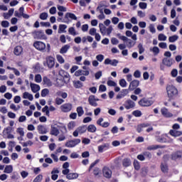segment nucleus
Returning a JSON list of instances; mask_svg holds the SVG:
<instances>
[{
    "instance_id": "a18cd8bd",
    "label": "nucleus",
    "mask_w": 182,
    "mask_h": 182,
    "mask_svg": "<svg viewBox=\"0 0 182 182\" xmlns=\"http://www.w3.org/2000/svg\"><path fill=\"white\" fill-rule=\"evenodd\" d=\"M75 127H76V123H75V122H70L68 124V130H73Z\"/></svg>"
},
{
    "instance_id": "c03bdc74",
    "label": "nucleus",
    "mask_w": 182,
    "mask_h": 182,
    "mask_svg": "<svg viewBox=\"0 0 182 182\" xmlns=\"http://www.w3.org/2000/svg\"><path fill=\"white\" fill-rule=\"evenodd\" d=\"M48 13L46 12H43V13H41L40 14V19H41L42 21H46V19H48Z\"/></svg>"
},
{
    "instance_id": "0e129e2a",
    "label": "nucleus",
    "mask_w": 182,
    "mask_h": 182,
    "mask_svg": "<svg viewBox=\"0 0 182 182\" xmlns=\"http://www.w3.org/2000/svg\"><path fill=\"white\" fill-rule=\"evenodd\" d=\"M57 95L58 96H61L63 99H66V97H68V93L66 92H58Z\"/></svg>"
},
{
    "instance_id": "b1692460",
    "label": "nucleus",
    "mask_w": 182,
    "mask_h": 182,
    "mask_svg": "<svg viewBox=\"0 0 182 182\" xmlns=\"http://www.w3.org/2000/svg\"><path fill=\"white\" fill-rule=\"evenodd\" d=\"M22 52H23V48L21 46H17L16 48H14V53L16 56H19V55H21Z\"/></svg>"
},
{
    "instance_id": "3c124183",
    "label": "nucleus",
    "mask_w": 182,
    "mask_h": 182,
    "mask_svg": "<svg viewBox=\"0 0 182 182\" xmlns=\"http://www.w3.org/2000/svg\"><path fill=\"white\" fill-rule=\"evenodd\" d=\"M119 85L121 87H126L127 86V82H126V80L124 79H121L119 80Z\"/></svg>"
},
{
    "instance_id": "69168bd1",
    "label": "nucleus",
    "mask_w": 182,
    "mask_h": 182,
    "mask_svg": "<svg viewBox=\"0 0 182 182\" xmlns=\"http://www.w3.org/2000/svg\"><path fill=\"white\" fill-rule=\"evenodd\" d=\"M117 36L119 39H120L121 41H123L124 42H125L126 41H127V37L124 36H122V34L120 33H117Z\"/></svg>"
},
{
    "instance_id": "79ce46f5",
    "label": "nucleus",
    "mask_w": 182,
    "mask_h": 182,
    "mask_svg": "<svg viewBox=\"0 0 182 182\" xmlns=\"http://www.w3.org/2000/svg\"><path fill=\"white\" fill-rule=\"evenodd\" d=\"M68 32L70 35H72L73 36H76V35H77V33L76 32V30H75L74 27H70Z\"/></svg>"
},
{
    "instance_id": "13d9d810",
    "label": "nucleus",
    "mask_w": 182,
    "mask_h": 182,
    "mask_svg": "<svg viewBox=\"0 0 182 182\" xmlns=\"http://www.w3.org/2000/svg\"><path fill=\"white\" fill-rule=\"evenodd\" d=\"M149 29L151 33H156V27H154V24H150Z\"/></svg>"
},
{
    "instance_id": "4d7b16f0",
    "label": "nucleus",
    "mask_w": 182,
    "mask_h": 182,
    "mask_svg": "<svg viewBox=\"0 0 182 182\" xmlns=\"http://www.w3.org/2000/svg\"><path fill=\"white\" fill-rule=\"evenodd\" d=\"M97 30L95 28H92L89 31V33L90 35H91V36H95V35L97 33Z\"/></svg>"
},
{
    "instance_id": "a19ab883",
    "label": "nucleus",
    "mask_w": 182,
    "mask_h": 182,
    "mask_svg": "<svg viewBox=\"0 0 182 182\" xmlns=\"http://www.w3.org/2000/svg\"><path fill=\"white\" fill-rule=\"evenodd\" d=\"M132 114L135 117H141V116L143 115V113H141V111L136 109L132 112Z\"/></svg>"
},
{
    "instance_id": "7ed1b4c3",
    "label": "nucleus",
    "mask_w": 182,
    "mask_h": 182,
    "mask_svg": "<svg viewBox=\"0 0 182 182\" xmlns=\"http://www.w3.org/2000/svg\"><path fill=\"white\" fill-rule=\"evenodd\" d=\"M43 65L48 69H52L55 66V58L52 56L46 57V61L43 62Z\"/></svg>"
},
{
    "instance_id": "f03ea898",
    "label": "nucleus",
    "mask_w": 182,
    "mask_h": 182,
    "mask_svg": "<svg viewBox=\"0 0 182 182\" xmlns=\"http://www.w3.org/2000/svg\"><path fill=\"white\" fill-rule=\"evenodd\" d=\"M166 92L170 99H173V97H176V96L178 95V90L173 85H168L166 87Z\"/></svg>"
},
{
    "instance_id": "f257e3e1",
    "label": "nucleus",
    "mask_w": 182,
    "mask_h": 182,
    "mask_svg": "<svg viewBox=\"0 0 182 182\" xmlns=\"http://www.w3.org/2000/svg\"><path fill=\"white\" fill-rule=\"evenodd\" d=\"M164 56H165V58L162 60L163 65H164V66H167V68H171L175 62L174 59L171 58V52L166 51L164 53Z\"/></svg>"
},
{
    "instance_id": "774afa93",
    "label": "nucleus",
    "mask_w": 182,
    "mask_h": 182,
    "mask_svg": "<svg viewBox=\"0 0 182 182\" xmlns=\"http://www.w3.org/2000/svg\"><path fill=\"white\" fill-rule=\"evenodd\" d=\"M102 71L97 72L95 73V79L97 80H99V79H100V77H102Z\"/></svg>"
},
{
    "instance_id": "f3484780",
    "label": "nucleus",
    "mask_w": 182,
    "mask_h": 182,
    "mask_svg": "<svg viewBox=\"0 0 182 182\" xmlns=\"http://www.w3.org/2000/svg\"><path fill=\"white\" fill-rule=\"evenodd\" d=\"M88 102L90 105V106H93V107H97V102H96L95 95H90L88 97Z\"/></svg>"
},
{
    "instance_id": "bf43d9fd",
    "label": "nucleus",
    "mask_w": 182,
    "mask_h": 182,
    "mask_svg": "<svg viewBox=\"0 0 182 182\" xmlns=\"http://www.w3.org/2000/svg\"><path fill=\"white\" fill-rule=\"evenodd\" d=\"M107 85L108 86H112V87H116L117 86V83H116L114 81L112 80H109L107 82Z\"/></svg>"
},
{
    "instance_id": "864d4df0",
    "label": "nucleus",
    "mask_w": 182,
    "mask_h": 182,
    "mask_svg": "<svg viewBox=\"0 0 182 182\" xmlns=\"http://www.w3.org/2000/svg\"><path fill=\"white\" fill-rule=\"evenodd\" d=\"M134 167L135 170H140V163L137 160L134 161Z\"/></svg>"
},
{
    "instance_id": "c756f323",
    "label": "nucleus",
    "mask_w": 182,
    "mask_h": 182,
    "mask_svg": "<svg viewBox=\"0 0 182 182\" xmlns=\"http://www.w3.org/2000/svg\"><path fill=\"white\" fill-rule=\"evenodd\" d=\"M87 130L90 133H96V130H97V128L96 127V126H95V124H90L87 127Z\"/></svg>"
},
{
    "instance_id": "6e6552de",
    "label": "nucleus",
    "mask_w": 182,
    "mask_h": 182,
    "mask_svg": "<svg viewBox=\"0 0 182 182\" xmlns=\"http://www.w3.org/2000/svg\"><path fill=\"white\" fill-rule=\"evenodd\" d=\"M33 46L36 48V49L41 51L45 50V49H46V45L42 41H36L33 43Z\"/></svg>"
},
{
    "instance_id": "2f4dec72",
    "label": "nucleus",
    "mask_w": 182,
    "mask_h": 182,
    "mask_svg": "<svg viewBox=\"0 0 182 182\" xmlns=\"http://www.w3.org/2000/svg\"><path fill=\"white\" fill-rule=\"evenodd\" d=\"M23 99H28V100H33V95L28 92H25L23 94Z\"/></svg>"
},
{
    "instance_id": "423d86ee",
    "label": "nucleus",
    "mask_w": 182,
    "mask_h": 182,
    "mask_svg": "<svg viewBox=\"0 0 182 182\" xmlns=\"http://www.w3.org/2000/svg\"><path fill=\"white\" fill-rule=\"evenodd\" d=\"M80 139H75L70 141H68L65 143V147L73 148L77 144H80Z\"/></svg>"
},
{
    "instance_id": "ddd939ff",
    "label": "nucleus",
    "mask_w": 182,
    "mask_h": 182,
    "mask_svg": "<svg viewBox=\"0 0 182 182\" xmlns=\"http://www.w3.org/2000/svg\"><path fill=\"white\" fill-rule=\"evenodd\" d=\"M139 85H140V82L137 80H134L129 84V90H130V92L134 90V89H136V87H137Z\"/></svg>"
},
{
    "instance_id": "5701e85b",
    "label": "nucleus",
    "mask_w": 182,
    "mask_h": 182,
    "mask_svg": "<svg viewBox=\"0 0 182 182\" xmlns=\"http://www.w3.org/2000/svg\"><path fill=\"white\" fill-rule=\"evenodd\" d=\"M30 86H31V90H32V92H33V93H36V92H39V90H41V86H39V85H38V84L31 83Z\"/></svg>"
},
{
    "instance_id": "1a4fd4ad",
    "label": "nucleus",
    "mask_w": 182,
    "mask_h": 182,
    "mask_svg": "<svg viewBox=\"0 0 182 182\" xmlns=\"http://www.w3.org/2000/svg\"><path fill=\"white\" fill-rule=\"evenodd\" d=\"M32 36L34 39H45V33L43 31H33Z\"/></svg>"
},
{
    "instance_id": "a211bd4d",
    "label": "nucleus",
    "mask_w": 182,
    "mask_h": 182,
    "mask_svg": "<svg viewBox=\"0 0 182 182\" xmlns=\"http://www.w3.org/2000/svg\"><path fill=\"white\" fill-rule=\"evenodd\" d=\"M169 134L172 136L173 137H180V136L182 135L181 131H177L176 129H171L169 131Z\"/></svg>"
},
{
    "instance_id": "c85d7f7f",
    "label": "nucleus",
    "mask_w": 182,
    "mask_h": 182,
    "mask_svg": "<svg viewBox=\"0 0 182 182\" xmlns=\"http://www.w3.org/2000/svg\"><path fill=\"white\" fill-rule=\"evenodd\" d=\"M99 28L100 33H102V35H103V36H105V35H106V31L107 28H106V26H105V24L102 23H99Z\"/></svg>"
},
{
    "instance_id": "338daca9",
    "label": "nucleus",
    "mask_w": 182,
    "mask_h": 182,
    "mask_svg": "<svg viewBox=\"0 0 182 182\" xmlns=\"http://www.w3.org/2000/svg\"><path fill=\"white\" fill-rule=\"evenodd\" d=\"M107 90V88L106 87V85H100L99 87V92H106Z\"/></svg>"
},
{
    "instance_id": "58836bf2",
    "label": "nucleus",
    "mask_w": 182,
    "mask_h": 182,
    "mask_svg": "<svg viewBox=\"0 0 182 182\" xmlns=\"http://www.w3.org/2000/svg\"><path fill=\"white\" fill-rule=\"evenodd\" d=\"M176 41H178V36L177 35H173L168 37V42H170V43H174V42H176Z\"/></svg>"
},
{
    "instance_id": "72a5a7b5",
    "label": "nucleus",
    "mask_w": 182,
    "mask_h": 182,
    "mask_svg": "<svg viewBox=\"0 0 182 182\" xmlns=\"http://www.w3.org/2000/svg\"><path fill=\"white\" fill-rule=\"evenodd\" d=\"M77 177H79V175L76 173H70L67 175V178L68 180H73L77 178Z\"/></svg>"
},
{
    "instance_id": "0eeeda50",
    "label": "nucleus",
    "mask_w": 182,
    "mask_h": 182,
    "mask_svg": "<svg viewBox=\"0 0 182 182\" xmlns=\"http://www.w3.org/2000/svg\"><path fill=\"white\" fill-rule=\"evenodd\" d=\"M69 18L70 19H73V21H77V17L73 13H66L65 15V19L62 21L64 23H69Z\"/></svg>"
},
{
    "instance_id": "e2e57ef3",
    "label": "nucleus",
    "mask_w": 182,
    "mask_h": 182,
    "mask_svg": "<svg viewBox=\"0 0 182 182\" xmlns=\"http://www.w3.org/2000/svg\"><path fill=\"white\" fill-rule=\"evenodd\" d=\"M2 28H9V22L8 21H3L1 23Z\"/></svg>"
},
{
    "instance_id": "cd10ccee",
    "label": "nucleus",
    "mask_w": 182,
    "mask_h": 182,
    "mask_svg": "<svg viewBox=\"0 0 182 182\" xmlns=\"http://www.w3.org/2000/svg\"><path fill=\"white\" fill-rule=\"evenodd\" d=\"M64 85H65V81L63 80V79H59V78L56 79L55 85L57 87H62V86H63Z\"/></svg>"
},
{
    "instance_id": "9d476101",
    "label": "nucleus",
    "mask_w": 182,
    "mask_h": 182,
    "mask_svg": "<svg viewBox=\"0 0 182 182\" xmlns=\"http://www.w3.org/2000/svg\"><path fill=\"white\" fill-rule=\"evenodd\" d=\"M124 106L127 110H130V109L136 107V103L132 100H128L125 102Z\"/></svg>"
},
{
    "instance_id": "4c0bfd02",
    "label": "nucleus",
    "mask_w": 182,
    "mask_h": 182,
    "mask_svg": "<svg viewBox=\"0 0 182 182\" xmlns=\"http://www.w3.org/2000/svg\"><path fill=\"white\" fill-rule=\"evenodd\" d=\"M73 85L75 89H80V87H83V83L80 80L74 81Z\"/></svg>"
},
{
    "instance_id": "4468645a",
    "label": "nucleus",
    "mask_w": 182,
    "mask_h": 182,
    "mask_svg": "<svg viewBox=\"0 0 182 182\" xmlns=\"http://www.w3.org/2000/svg\"><path fill=\"white\" fill-rule=\"evenodd\" d=\"M130 90L128 89H124L122 90L117 95V99H123V97H125V96H127L128 93H129Z\"/></svg>"
},
{
    "instance_id": "37998d69",
    "label": "nucleus",
    "mask_w": 182,
    "mask_h": 182,
    "mask_svg": "<svg viewBox=\"0 0 182 182\" xmlns=\"http://www.w3.org/2000/svg\"><path fill=\"white\" fill-rule=\"evenodd\" d=\"M158 41H167V37L163 33H159L158 36Z\"/></svg>"
},
{
    "instance_id": "aec40b11",
    "label": "nucleus",
    "mask_w": 182,
    "mask_h": 182,
    "mask_svg": "<svg viewBox=\"0 0 182 182\" xmlns=\"http://www.w3.org/2000/svg\"><path fill=\"white\" fill-rule=\"evenodd\" d=\"M182 157V152L181 151H176L171 154V159L173 160H180Z\"/></svg>"
},
{
    "instance_id": "dca6fc26",
    "label": "nucleus",
    "mask_w": 182,
    "mask_h": 182,
    "mask_svg": "<svg viewBox=\"0 0 182 182\" xmlns=\"http://www.w3.org/2000/svg\"><path fill=\"white\" fill-rule=\"evenodd\" d=\"M37 130L39 134H46L48 133V129L45 125H38Z\"/></svg>"
},
{
    "instance_id": "5fc2aeb1",
    "label": "nucleus",
    "mask_w": 182,
    "mask_h": 182,
    "mask_svg": "<svg viewBox=\"0 0 182 182\" xmlns=\"http://www.w3.org/2000/svg\"><path fill=\"white\" fill-rule=\"evenodd\" d=\"M17 133H18V134H20V136L21 137H23L25 136V132H23V128H18L16 130Z\"/></svg>"
},
{
    "instance_id": "412c9836",
    "label": "nucleus",
    "mask_w": 182,
    "mask_h": 182,
    "mask_svg": "<svg viewBox=\"0 0 182 182\" xmlns=\"http://www.w3.org/2000/svg\"><path fill=\"white\" fill-rule=\"evenodd\" d=\"M70 49V45H65L60 49V53H61V55H65V53H68V50H69Z\"/></svg>"
},
{
    "instance_id": "680f3d73",
    "label": "nucleus",
    "mask_w": 182,
    "mask_h": 182,
    "mask_svg": "<svg viewBox=\"0 0 182 182\" xmlns=\"http://www.w3.org/2000/svg\"><path fill=\"white\" fill-rule=\"evenodd\" d=\"M134 77H136V79H139V77H141V73L139 70H136L134 73Z\"/></svg>"
},
{
    "instance_id": "8fccbe9b",
    "label": "nucleus",
    "mask_w": 182,
    "mask_h": 182,
    "mask_svg": "<svg viewBox=\"0 0 182 182\" xmlns=\"http://www.w3.org/2000/svg\"><path fill=\"white\" fill-rule=\"evenodd\" d=\"M43 178V176H42V174H39L38 176H37L33 182H41Z\"/></svg>"
},
{
    "instance_id": "bb28decb",
    "label": "nucleus",
    "mask_w": 182,
    "mask_h": 182,
    "mask_svg": "<svg viewBox=\"0 0 182 182\" xmlns=\"http://www.w3.org/2000/svg\"><path fill=\"white\" fill-rule=\"evenodd\" d=\"M109 144H104L102 145H100L98 146V151L100 153H103L104 150H107V149H109Z\"/></svg>"
},
{
    "instance_id": "a878e982",
    "label": "nucleus",
    "mask_w": 182,
    "mask_h": 182,
    "mask_svg": "<svg viewBox=\"0 0 182 182\" xmlns=\"http://www.w3.org/2000/svg\"><path fill=\"white\" fill-rule=\"evenodd\" d=\"M166 137H167V134L158 136L156 138V141H158L159 143H167V139H166Z\"/></svg>"
},
{
    "instance_id": "39448f33",
    "label": "nucleus",
    "mask_w": 182,
    "mask_h": 182,
    "mask_svg": "<svg viewBox=\"0 0 182 182\" xmlns=\"http://www.w3.org/2000/svg\"><path fill=\"white\" fill-rule=\"evenodd\" d=\"M139 105L142 107H149V106H151V105H153V100L149 98H142L139 101Z\"/></svg>"
},
{
    "instance_id": "e433bc0d",
    "label": "nucleus",
    "mask_w": 182,
    "mask_h": 182,
    "mask_svg": "<svg viewBox=\"0 0 182 182\" xmlns=\"http://www.w3.org/2000/svg\"><path fill=\"white\" fill-rule=\"evenodd\" d=\"M76 112L77 113L78 117H82V115L85 114V110H83V107H77Z\"/></svg>"
},
{
    "instance_id": "9b49d317",
    "label": "nucleus",
    "mask_w": 182,
    "mask_h": 182,
    "mask_svg": "<svg viewBox=\"0 0 182 182\" xmlns=\"http://www.w3.org/2000/svg\"><path fill=\"white\" fill-rule=\"evenodd\" d=\"M60 109L64 113H68V112H70L72 110V104L66 103L60 106Z\"/></svg>"
},
{
    "instance_id": "20e7f679",
    "label": "nucleus",
    "mask_w": 182,
    "mask_h": 182,
    "mask_svg": "<svg viewBox=\"0 0 182 182\" xmlns=\"http://www.w3.org/2000/svg\"><path fill=\"white\" fill-rule=\"evenodd\" d=\"M87 130V127L86 125H82L78 127L73 133V136L74 137H78L79 134H83V133H86Z\"/></svg>"
},
{
    "instance_id": "f8f14e48",
    "label": "nucleus",
    "mask_w": 182,
    "mask_h": 182,
    "mask_svg": "<svg viewBox=\"0 0 182 182\" xmlns=\"http://www.w3.org/2000/svg\"><path fill=\"white\" fill-rule=\"evenodd\" d=\"M102 174L106 178H110V177H112V170L107 166H105L102 169Z\"/></svg>"
},
{
    "instance_id": "de8ad7c7",
    "label": "nucleus",
    "mask_w": 182,
    "mask_h": 182,
    "mask_svg": "<svg viewBox=\"0 0 182 182\" xmlns=\"http://www.w3.org/2000/svg\"><path fill=\"white\" fill-rule=\"evenodd\" d=\"M56 59L58 60V62H59V63H65V59L63 58V57L60 55H56Z\"/></svg>"
},
{
    "instance_id": "f704fd0d",
    "label": "nucleus",
    "mask_w": 182,
    "mask_h": 182,
    "mask_svg": "<svg viewBox=\"0 0 182 182\" xmlns=\"http://www.w3.org/2000/svg\"><path fill=\"white\" fill-rule=\"evenodd\" d=\"M43 82L44 85H46V86H48V87H50V86H52V81H50V80L48 78V77H44L43 78Z\"/></svg>"
},
{
    "instance_id": "603ef678",
    "label": "nucleus",
    "mask_w": 182,
    "mask_h": 182,
    "mask_svg": "<svg viewBox=\"0 0 182 182\" xmlns=\"http://www.w3.org/2000/svg\"><path fill=\"white\" fill-rule=\"evenodd\" d=\"M35 82H36V83H41V82H42V76L40 74L36 75Z\"/></svg>"
},
{
    "instance_id": "393cba45",
    "label": "nucleus",
    "mask_w": 182,
    "mask_h": 182,
    "mask_svg": "<svg viewBox=\"0 0 182 182\" xmlns=\"http://www.w3.org/2000/svg\"><path fill=\"white\" fill-rule=\"evenodd\" d=\"M14 171V166L12 165H7L6 166L4 173H6V174H11Z\"/></svg>"
},
{
    "instance_id": "2eb2a0df",
    "label": "nucleus",
    "mask_w": 182,
    "mask_h": 182,
    "mask_svg": "<svg viewBox=\"0 0 182 182\" xmlns=\"http://www.w3.org/2000/svg\"><path fill=\"white\" fill-rule=\"evenodd\" d=\"M105 65H111L112 66H117V63H119V60L114 59L110 60L109 58H106L104 62Z\"/></svg>"
},
{
    "instance_id": "6e6d98bb",
    "label": "nucleus",
    "mask_w": 182,
    "mask_h": 182,
    "mask_svg": "<svg viewBox=\"0 0 182 182\" xmlns=\"http://www.w3.org/2000/svg\"><path fill=\"white\" fill-rule=\"evenodd\" d=\"M138 49H139V55H141V53H144V48L143 47V44L139 43L138 45Z\"/></svg>"
},
{
    "instance_id": "6ab92c4d",
    "label": "nucleus",
    "mask_w": 182,
    "mask_h": 182,
    "mask_svg": "<svg viewBox=\"0 0 182 182\" xmlns=\"http://www.w3.org/2000/svg\"><path fill=\"white\" fill-rule=\"evenodd\" d=\"M161 113L165 117H173V114L170 113L168 109H167L166 107H164L161 109Z\"/></svg>"
},
{
    "instance_id": "4be33fe9",
    "label": "nucleus",
    "mask_w": 182,
    "mask_h": 182,
    "mask_svg": "<svg viewBox=\"0 0 182 182\" xmlns=\"http://www.w3.org/2000/svg\"><path fill=\"white\" fill-rule=\"evenodd\" d=\"M59 129L57 127L53 126L51 127L50 134H51L52 136H59Z\"/></svg>"
},
{
    "instance_id": "7c9ffc66",
    "label": "nucleus",
    "mask_w": 182,
    "mask_h": 182,
    "mask_svg": "<svg viewBox=\"0 0 182 182\" xmlns=\"http://www.w3.org/2000/svg\"><path fill=\"white\" fill-rule=\"evenodd\" d=\"M150 52H152L154 55V56H157L159 53H160V48L157 46H154L153 48H149Z\"/></svg>"
},
{
    "instance_id": "473e14b6",
    "label": "nucleus",
    "mask_w": 182,
    "mask_h": 182,
    "mask_svg": "<svg viewBox=\"0 0 182 182\" xmlns=\"http://www.w3.org/2000/svg\"><path fill=\"white\" fill-rule=\"evenodd\" d=\"M125 42H127V46L129 49L131 48H133V46H134L136 45V42L132 41V39H129L128 38H127V40L125 41Z\"/></svg>"
},
{
    "instance_id": "ea45409f",
    "label": "nucleus",
    "mask_w": 182,
    "mask_h": 182,
    "mask_svg": "<svg viewBox=\"0 0 182 182\" xmlns=\"http://www.w3.org/2000/svg\"><path fill=\"white\" fill-rule=\"evenodd\" d=\"M122 164H123L124 167H129V166H130L132 164V161H130L129 159H124L122 161Z\"/></svg>"
},
{
    "instance_id": "09e8293b",
    "label": "nucleus",
    "mask_w": 182,
    "mask_h": 182,
    "mask_svg": "<svg viewBox=\"0 0 182 182\" xmlns=\"http://www.w3.org/2000/svg\"><path fill=\"white\" fill-rule=\"evenodd\" d=\"M161 171L163 173H167V171L168 170V167L167 166V164H161Z\"/></svg>"
},
{
    "instance_id": "c9c22d12",
    "label": "nucleus",
    "mask_w": 182,
    "mask_h": 182,
    "mask_svg": "<svg viewBox=\"0 0 182 182\" xmlns=\"http://www.w3.org/2000/svg\"><path fill=\"white\" fill-rule=\"evenodd\" d=\"M68 28V26L65 24H60L58 28V33H65L66 32L65 29Z\"/></svg>"
},
{
    "instance_id": "052dcab7",
    "label": "nucleus",
    "mask_w": 182,
    "mask_h": 182,
    "mask_svg": "<svg viewBox=\"0 0 182 182\" xmlns=\"http://www.w3.org/2000/svg\"><path fill=\"white\" fill-rule=\"evenodd\" d=\"M139 6L141 9H147V3L140 2Z\"/></svg>"
},
{
    "instance_id": "49530a36",
    "label": "nucleus",
    "mask_w": 182,
    "mask_h": 182,
    "mask_svg": "<svg viewBox=\"0 0 182 182\" xmlns=\"http://www.w3.org/2000/svg\"><path fill=\"white\" fill-rule=\"evenodd\" d=\"M49 95V90L48 88H45L41 91V97H46Z\"/></svg>"
}]
</instances>
